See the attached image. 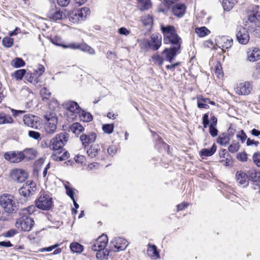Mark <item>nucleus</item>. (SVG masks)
Returning a JSON list of instances; mask_svg holds the SVG:
<instances>
[{
	"label": "nucleus",
	"mask_w": 260,
	"mask_h": 260,
	"mask_svg": "<svg viewBox=\"0 0 260 260\" xmlns=\"http://www.w3.org/2000/svg\"><path fill=\"white\" fill-rule=\"evenodd\" d=\"M161 30L164 35V43L171 44L173 47L181 48L182 39L178 36L173 26L161 25Z\"/></svg>",
	"instance_id": "obj_1"
},
{
	"label": "nucleus",
	"mask_w": 260,
	"mask_h": 260,
	"mask_svg": "<svg viewBox=\"0 0 260 260\" xmlns=\"http://www.w3.org/2000/svg\"><path fill=\"white\" fill-rule=\"evenodd\" d=\"M0 205L8 213H16L18 209V203L10 194L5 193L0 196Z\"/></svg>",
	"instance_id": "obj_2"
},
{
	"label": "nucleus",
	"mask_w": 260,
	"mask_h": 260,
	"mask_svg": "<svg viewBox=\"0 0 260 260\" xmlns=\"http://www.w3.org/2000/svg\"><path fill=\"white\" fill-rule=\"evenodd\" d=\"M70 135L66 132H62L56 135L49 142V147L54 151H59L69 140Z\"/></svg>",
	"instance_id": "obj_3"
},
{
	"label": "nucleus",
	"mask_w": 260,
	"mask_h": 260,
	"mask_svg": "<svg viewBox=\"0 0 260 260\" xmlns=\"http://www.w3.org/2000/svg\"><path fill=\"white\" fill-rule=\"evenodd\" d=\"M90 13L89 9L87 7L75 10L69 13V19L73 23H79L84 20L90 15Z\"/></svg>",
	"instance_id": "obj_4"
},
{
	"label": "nucleus",
	"mask_w": 260,
	"mask_h": 260,
	"mask_svg": "<svg viewBox=\"0 0 260 260\" xmlns=\"http://www.w3.org/2000/svg\"><path fill=\"white\" fill-rule=\"evenodd\" d=\"M15 223L16 228L21 231L29 232L31 231L34 224V220L28 215H20Z\"/></svg>",
	"instance_id": "obj_5"
},
{
	"label": "nucleus",
	"mask_w": 260,
	"mask_h": 260,
	"mask_svg": "<svg viewBox=\"0 0 260 260\" xmlns=\"http://www.w3.org/2000/svg\"><path fill=\"white\" fill-rule=\"evenodd\" d=\"M46 121L44 125V131L47 134H54L57 128V119L54 113H50L44 115Z\"/></svg>",
	"instance_id": "obj_6"
},
{
	"label": "nucleus",
	"mask_w": 260,
	"mask_h": 260,
	"mask_svg": "<svg viewBox=\"0 0 260 260\" xmlns=\"http://www.w3.org/2000/svg\"><path fill=\"white\" fill-rule=\"evenodd\" d=\"M52 205V198L48 194H41L36 201V207L43 210H49Z\"/></svg>",
	"instance_id": "obj_7"
},
{
	"label": "nucleus",
	"mask_w": 260,
	"mask_h": 260,
	"mask_svg": "<svg viewBox=\"0 0 260 260\" xmlns=\"http://www.w3.org/2000/svg\"><path fill=\"white\" fill-rule=\"evenodd\" d=\"M142 47L158 50L161 45V36L158 34H152L149 41H144L141 43Z\"/></svg>",
	"instance_id": "obj_8"
},
{
	"label": "nucleus",
	"mask_w": 260,
	"mask_h": 260,
	"mask_svg": "<svg viewBox=\"0 0 260 260\" xmlns=\"http://www.w3.org/2000/svg\"><path fill=\"white\" fill-rule=\"evenodd\" d=\"M36 189V183L32 180H28L19 189L18 192L21 196L27 198L33 194Z\"/></svg>",
	"instance_id": "obj_9"
},
{
	"label": "nucleus",
	"mask_w": 260,
	"mask_h": 260,
	"mask_svg": "<svg viewBox=\"0 0 260 260\" xmlns=\"http://www.w3.org/2000/svg\"><path fill=\"white\" fill-rule=\"evenodd\" d=\"M215 42L216 46L223 51L228 50L233 45V39L229 36L217 37L215 39Z\"/></svg>",
	"instance_id": "obj_10"
},
{
	"label": "nucleus",
	"mask_w": 260,
	"mask_h": 260,
	"mask_svg": "<svg viewBox=\"0 0 260 260\" xmlns=\"http://www.w3.org/2000/svg\"><path fill=\"white\" fill-rule=\"evenodd\" d=\"M236 38L239 43L247 44L250 39L247 29L241 25L238 26L236 29Z\"/></svg>",
	"instance_id": "obj_11"
},
{
	"label": "nucleus",
	"mask_w": 260,
	"mask_h": 260,
	"mask_svg": "<svg viewBox=\"0 0 260 260\" xmlns=\"http://www.w3.org/2000/svg\"><path fill=\"white\" fill-rule=\"evenodd\" d=\"M63 108L68 111L67 114H70L74 119L81 111V109L77 103L74 101H68L63 104Z\"/></svg>",
	"instance_id": "obj_12"
},
{
	"label": "nucleus",
	"mask_w": 260,
	"mask_h": 260,
	"mask_svg": "<svg viewBox=\"0 0 260 260\" xmlns=\"http://www.w3.org/2000/svg\"><path fill=\"white\" fill-rule=\"evenodd\" d=\"M234 90L236 93L239 95H248L252 90V84L251 83L247 81L240 83L235 88Z\"/></svg>",
	"instance_id": "obj_13"
},
{
	"label": "nucleus",
	"mask_w": 260,
	"mask_h": 260,
	"mask_svg": "<svg viewBox=\"0 0 260 260\" xmlns=\"http://www.w3.org/2000/svg\"><path fill=\"white\" fill-rule=\"evenodd\" d=\"M108 240V237L106 235H102L91 243V249L93 251L104 250L107 244Z\"/></svg>",
	"instance_id": "obj_14"
},
{
	"label": "nucleus",
	"mask_w": 260,
	"mask_h": 260,
	"mask_svg": "<svg viewBox=\"0 0 260 260\" xmlns=\"http://www.w3.org/2000/svg\"><path fill=\"white\" fill-rule=\"evenodd\" d=\"M10 177L12 180L17 182H24L28 177L27 172L22 169H16L13 170L10 173Z\"/></svg>",
	"instance_id": "obj_15"
},
{
	"label": "nucleus",
	"mask_w": 260,
	"mask_h": 260,
	"mask_svg": "<svg viewBox=\"0 0 260 260\" xmlns=\"http://www.w3.org/2000/svg\"><path fill=\"white\" fill-rule=\"evenodd\" d=\"M111 244L112 250L115 251L123 250L128 246L127 241L121 237L115 238Z\"/></svg>",
	"instance_id": "obj_16"
},
{
	"label": "nucleus",
	"mask_w": 260,
	"mask_h": 260,
	"mask_svg": "<svg viewBox=\"0 0 260 260\" xmlns=\"http://www.w3.org/2000/svg\"><path fill=\"white\" fill-rule=\"evenodd\" d=\"M5 158L11 162H19L24 158V154L22 152L10 151L4 154Z\"/></svg>",
	"instance_id": "obj_17"
},
{
	"label": "nucleus",
	"mask_w": 260,
	"mask_h": 260,
	"mask_svg": "<svg viewBox=\"0 0 260 260\" xmlns=\"http://www.w3.org/2000/svg\"><path fill=\"white\" fill-rule=\"evenodd\" d=\"M65 14L59 8L56 6L50 9L47 13V17L51 20L57 21L63 19Z\"/></svg>",
	"instance_id": "obj_18"
},
{
	"label": "nucleus",
	"mask_w": 260,
	"mask_h": 260,
	"mask_svg": "<svg viewBox=\"0 0 260 260\" xmlns=\"http://www.w3.org/2000/svg\"><path fill=\"white\" fill-rule=\"evenodd\" d=\"M24 123L31 128H37L40 125L39 118L33 115L26 114L23 116Z\"/></svg>",
	"instance_id": "obj_19"
},
{
	"label": "nucleus",
	"mask_w": 260,
	"mask_h": 260,
	"mask_svg": "<svg viewBox=\"0 0 260 260\" xmlns=\"http://www.w3.org/2000/svg\"><path fill=\"white\" fill-rule=\"evenodd\" d=\"M181 48L172 47L170 48H166L162 53L165 55L166 60L171 62L176 55L180 52Z\"/></svg>",
	"instance_id": "obj_20"
},
{
	"label": "nucleus",
	"mask_w": 260,
	"mask_h": 260,
	"mask_svg": "<svg viewBox=\"0 0 260 260\" xmlns=\"http://www.w3.org/2000/svg\"><path fill=\"white\" fill-rule=\"evenodd\" d=\"M96 135L94 133H90L88 134H82L80 137V140L82 142V145L86 147L90 143L95 141Z\"/></svg>",
	"instance_id": "obj_21"
},
{
	"label": "nucleus",
	"mask_w": 260,
	"mask_h": 260,
	"mask_svg": "<svg viewBox=\"0 0 260 260\" xmlns=\"http://www.w3.org/2000/svg\"><path fill=\"white\" fill-rule=\"evenodd\" d=\"M236 179L237 182L244 187L248 186L249 184V176L242 171H238L236 174Z\"/></svg>",
	"instance_id": "obj_22"
},
{
	"label": "nucleus",
	"mask_w": 260,
	"mask_h": 260,
	"mask_svg": "<svg viewBox=\"0 0 260 260\" xmlns=\"http://www.w3.org/2000/svg\"><path fill=\"white\" fill-rule=\"evenodd\" d=\"M69 157V153L67 151L61 149L59 151H54L51 155V158L55 161H62L66 160Z\"/></svg>",
	"instance_id": "obj_23"
},
{
	"label": "nucleus",
	"mask_w": 260,
	"mask_h": 260,
	"mask_svg": "<svg viewBox=\"0 0 260 260\" xmlns=\"http://www.w3.org/2000/svg\"><path fill=\"white\" fill-rule=\"evenodd\" d=\"M258 9V6H255L252 11L249 13L248 19L251 22H255L256 21L260 22V11Z\"/></svg>",
	"instance_id": "obj_24"
},
{
	"label": "nucleus",
	"mask_w": 260,
	"mask_h": 260,
	"mask_svg": "<svg viewBox=\"0 0 260 260\" xmlns=\"http://www.w3.org/2000/svg\"><path fill=\"white\" fill-rule=\"evenodd\" d=\"M258 9V6H255L252 11L249 13L248 19L251 22H255L256 21L260 22V11Z\"/></svg>",
	"instance_id": "obj_25"
},
{
	"label": "nucleus",
	"mask_w": 260,
	"mask_h": 260,
	"mask_svg": "<svg viewBox=\"0 0 260 260\" xmlns=\"http://www.w3.org/2000/svg\"><path fill=\"white\" fill-rule=\"evenodd\" d=\"M186 11V7L184 4H176L172 9V11L174 15L178 17H181L183 16Z\"/></svg>",
	"instance_id": "obj_26"
},
{
	"label": "nucleus",
	"mask_w": 260,
	"mask_h": 260,
	"mask_svg": "<svg viewBox=\"0 0 260 260\" xmlns=\"http://www.w3.org/2000/svg\"><path fill=\"white\" fill-rule=\"evenodd\" d=\"M247 60L249 61L254 62L260 58V50L254 48L252 51H248L247 52Z\"/></svg>",
	"instance_id": "obj_27"
},
{
	"label": "nucleus",
	"mask_w": 260,
	"mask_h": 260,
	"mask_svg": "<svg viewBox=\"0 0 260 260\" xmlns=\"http://www.w3.org/2000/svg\"><path fill=\"white\" fill-rule=\"evenodd\" d=\"M208 104H211L209 99L204 98L202 96L198 98L197 104L199 108L208 109L209 108Z\"/></svg>",
	"instance_id": "obj_28"
},
{
	"label": "nucleus",
	"mask_w": 260,
	"mask_h": 260,
	"mask_svg": "<svg viewBox=\"0 0 260 260\" xmlns=\"http://www.w3.org/2000/svg\"><path fill=\"white\" fill-rule=\"evenodd\" d=\"M249 179L253 182H260V171L257 170H251L248 172Z\"/></svg>",
	"instance_id": "obj_29"
},
{
	"label": "nucleus",
	"mask_w": 260,
	"mask_h": 260,
	"mask_svg": "<svg viewBox=\"0 0 260 260\" xmlns=\"http://www.w3.org/2000/svg\"><path fill=\"white\" fill-rule=\"evenodd\" d=\"M238 0H223L222 5L224 11H229L233 9Z\"/></svg>",
	"instance_id": "obj_30"
},
{
	"label": "nucleus",
	"mask_w": 260,
	"mask_h": 260,
	"mask_svg": "<svg viewBox=\"0 0 260 260\" xmlns=\"http://www.w3.org/2000/svg\"><path fill=\"white\" fill-rule=\"evenodd\" d=\"M71 250L73 253H81L84 249L83 245L78 242H72L70 246Z\"/></svg>",
	"instance_id": "obj_31"
},
{
	"label": "nucleus",
	"mask_w": 260,
	"mask_h": 260,
	"mask_svg": "<svg viewBox=\"0 0 260 260\" xmlns=\"http://www.w3.org/2000/svg\"><path fill=\"white\" fill-rule=\"evenodd\" d=\"M71 131L76 135H79L84 130V128L81 124L78 122L72 124L70 127Z\"/></svg>",
	"instance_id": "obj_32"
},
{
	"label": "nucleus",
	"mask_w": 260,
	"mask_h": 260,
	"mask_svg": "<svg viewBox=\"0 0 260 260\" xmlns=\"http://www.w3.org/2000/svg\"><path fill=\"white\" fill-rule=\"evenodd\" d=\"M12 122L13 119L10 115L0 112V124L11 123Z\"/></svg>",
	"instance_id": "obj_33"
},
{
	"label": "nucleus",
	"mask_w": 260,
	"mask_h": 260,
	"mask_svg": "<svg viewBox=\"0 0 260 260\" xmlns=\"http://www.w3.org/2000/svg\"><path fill=\"white\" fill-rule=\"evenodd\" d=\"M195 32L199 37H204L210 33V31L206 27H197Z\"/></svg>",
	"instance_id": "obj_34"
},
{
	"label": "nucleus",
	"mask_w": 260,
	"mask_h": 260,
	"mask_svg": "<svg viewBox=\"0 0 260 260\" xmlns=\"http://www.w3.org/2000/svg\"><path fill=\"white\" fill-rule=\"evenodd\" d=\"M22 152L24 154V158L26 157L28 159H34L37 153V152L34 149H25Z\"/></svg>",
	"instance_id": "obj_35"
},
{
	"label": "nucleus",
	"mask_w": 260,
	"mask_h": 260,
	"mask_svg": "<svg viewBox=\"0 0 260 260\" xmlns=\"http://www.w3.org/2000/svg\"><path fill=\"white\" fill-rule=\"evenodd\" d=\"M229 136L226 134H223L217 138V142L222 146H225L230 142Z\"/></svg>",
	"instance_id": "obj_36"
},
{
	"label": "nucleus",
	"mask_w": 260,
	"mask_h": 260,
	"mask_svg": "<svg viewBox=\"0 0 260 260\" xmlns=\"http://www.w3.org/2000/svg\"><path fill=\"white\" fill-rule=\"evenodd\" d=\"M81 120L84 122H89L92 120V116L90 113L84 111H81L78 114Z\"/></svg>",
	"instance_id": "obj_37"
},
{
	"label": "nucleus",
	"mask_w": 260,
	"mask_h": 260,
	"mask_svg": "<svg viewBox=\"0 0 260 260\" xmlns=\"http://www.w3.org/2000/svg\"><path fill=\"white\" fill-rule=\"evenodd\" d=\"M99 146L98 145H92L90 148L87 150L88 155L91 157H95L99 150Z\"/></svg>",
	"instance_id": "obj_38"
},
{
	"label": "nucleus",
	"mask_w": 260,
	"mask_h": 260,
	"mask_svg": "<svg viewBox=\"0 0 260 260\" xmlns=\"http://www.w3.org/2000/svg\"><path fill=\"white\" fill-rule=\"evenodd\" d=\"M215 74L218 79L223 77V72L220 62H218L215 67Z\"/></svg>",
	"instance_id": "obj_39"
},
{
	"label": "nucleus",
	"mask_w": 260,
	"mask_h": 260,
	"mask_svg": "<svg viewBox=\"0 0 260 260\" xmlns=\"http://www.w3.org/2000/svg\"><path fill=\"white\" fill-rule=\"evenodd\" d=\"M138 5L141 10H145L150 7V0H138Z\"/></svg>",
	"instance_id": "obj_40"
},
{
	"label": "nucleus",
	"mask_w": 260,
	"mask_h": 260,
	"mask_svg": "<svg viewBox=\"0 0 260 260\" xmlns=\"http://www.w3.org/2000/svg\"><path fill=\"white\" fill-rule=\"evenodd\" d=\"M79 50L84 52H86L90 54H94L95 53L94 50L86 44H80Z\"/></svg>",
	"instance_id": "obj_41"
},
{
	"label": "nucleus",
	"mask_w": 260,
	"mask_h": 260,
	"mask_svg": "<svg viewBox=\"0 0 260 260\" xmlns=\"http://www.w3.org/2000/svg\"><path fill=\"white\" fill-rule=\"evenodd\" d=\"M14 39L10 37H5L2 40L3 45L6 48H10L13 46Z\"/></svg>",
	"instance_id": "obj_42"
},
{
	"label": "nucleus",
	"mask_w": 260,
	"mask_h": 260,
	"mask_svg": "<svg viewBox=\"0 0 260 260\" xmlns=\"http://www.w3.org/2000/svg\"><path fill=\"white\" fill-rule=\"evenodd\" d=\"M36 207L34 205L29 206L26 208H24L21 210L20 215H29L31 214L35 210Z\"/></svg>",
	"instance_id": "obj_43"
},
{
	"label": "nucleus",
	"mask_w": 260,
	"mask_h": 260,
	"mask_svg": "<svg viewBox=\"0 0 260 260\" xmlns=\"http://www.w3.org/2000/svg\"><path fill=\"white\" fill-rule=\"evenodd\" d=\"M147 252L148 255L151 257L155 256H159L156 247L155 245L149 246L147 250Z\"/></svg>",
	"instance_id": "obj_44"
},
{
	"label": "nucleus",
	"mask_w": 260,
	"mask_h": 260,
	"mask_svg": "<svg viewBox=\"0 0 260 260\" xmlns=\"http://www.w3.org/2000/svg\"><path fill=\"white\" fill-rule=\"evenodd\" d=\"M114 125L113 124H105L103 125L102 129L104 133L110 134L113 132Z\"/></svg>",
	"instance_id": "obj_45"
},
{
	"label": "nucleus",
	"mask_w": 260,
	"mask_h": 260,
	"mask_svg": "<svg viewBox=\"0 0 260 260\" xmlns=\"http://www.w3.org/2000/svg\"><path fill=\"white\" fill-rule=\"evenodd\" d=\"M203 123L204 127H207L209 125V132L211 135V123L209 124L208 114H205L203 116Z\"/></svg>",
	"instance_id": "obj_46"
},
{
	"label": "nucleus",
	"mask_w": 260,
	"mask_h": 260,
	"mask_svg": "<svg viewBox=\"0 0 260 260\" xmlns=\"http://www.w3.org/2000/svg\"><path fill=\"white\" fill-rule=\"evenodd\" d=\"M240 148L239 142H236L231 144L228 148L229 151L231 153H234L238 151Z\"/></svg>",
	"instance_id": "obj_47"
},
{
	"label": "nucleus",
	"mask_w": 260,
	"mask_h": 260,
	"mask_svg": "<svg viewBox=\"0 0 260 260\" xmlns=\"http://www.w3.org/2000/svg\"><path fill=\"white\" fill-rule=\"evenodd\" d=\"M26 73V71L24 69L18 70L15 71L14 73L15 77L18 80H21L22 79L24 74Z\"/></svg>",
	"instance_id": "obj_48"
},
{
	"label": "nucleus",
	"mask_w": 260,
	"mask_h": 260,
	"mask_svg": "<svg viewBox=\"0 0 260 260\" xmlns=\"http://www.w3.org/2000/svg\"><path fill=\"white\" fill-rule=\"evenodd\" d=\"M236 137L241 141L242 143H244L247 139V137L246 133L243 130H241L240 132H239L237 134Z\"/></svg>",
	"instance_id": "obj_49"
},
{
	"label": "nucleus",
	"mask_w": 260,
	"mask_h": 260,
	"mask_svg": "<svg viewBox=\"0 0 260 260\" xmlns=\"http://www.w3.org/2000/svg\"><path fill=\"white\" fill-rule=\"evenodd\" d=\"M152 59L155 63L161 66L164 62V59L159 55H154L152 57Z\"/></svg>",
	"instance_id": "obj_50"
},
{
	"label": "nucleus",
	"mask_w": 260,
	"mask_h": 260,
	"mask_svg": "<svg viewBox=\"0 0 260 260\" xmlns=\"http://www.w3.org/2000/svg\"><path fill=\"white\" fill-rule=\"evenodd\" d=\"M13 66L16 68H19L24 66L25 62L23 60L20 58H16L15 60L13 61Z\"/></svg>",
	"instance_id": "obj_51"
},
{
	"label": "nucleus",
	"mask_w": 260,
	"mask_h": 260,
	"mask_svg": "<svg viewBox=\"0 0 260 260\" xmlns=\"http://www.w3.org/2000/svg\"><path fill=\"white\" fill-rule=\"evenodd\" d=\"M237 158L240 161L245 162L247 160V155L245 152H240L237 154Z\"/></svg>",
	"instance_id": "obj_52"
},
{
	"label": "nucleus",
	"mask_w": 260,
	"mask_h": 260,
	"mask_svg": "<svg viewBox=\"0 0 260 260\" xmlns=\"http://www.w3.org/2000/svg\"><path fill=\"white\" fill-rule=\"evenodd\" d=\"M58 246H59V244H56L55 245H52V246L48 247L40 248L39 250V251L41 252H50V251H51L52 250H53V249L56 248L57 247H58Z\"/></svg>",
	"instance_id": "obj_53"
},
{
	"label": "nucleus",
	"mask_w": 260,
	"mask_h": 260,
	"mask_svg": "<svg viewBox=\"0 0 260 260\" xmlns=\"http://www.w3.org/2000/svg\"><path fill=\"white\" fill-rule=\"evenodd\" d=\"M64 187L66 190V193L69 196L72 200H74V191L73 188L70 187L69 185L67 184L64 185Z\"/></svg>",
	"instance_id": "obj_54"
},
{
	"label": "nucleus",
	"mask_w": 260,
	"mask_h": 260,
	"mask_svg": "<svg viewBox=\"0 0 260 260\" xmlns=\"http://www.w3.org/2000/svg\"><path fill=\"white\" fill-rule=\"evenodd\" d=\"M200 154L203 158L205 157L211 156V149H203L200 151Z\"/></svg>",
	"instance_id": "obj_55"
},
{
	"label": "nucleus",
	"mask_w": 260,
	"mask_h": 260,
	"mask_svg": "<svg viewBox=\"0 0 260 260\" xmlns=\"http://www.w3.org/2000/svg\"><path fill=\"white\" fill-rule=\"evenodd\" d=\"M28 136L35 140H38L40 138L41 134L37 132L34 131H30L28 132Z\"/></svg>",
	"instance_id": "obj_56"
},
{
	"label": "nucleus",
	"mask_w": 260,
	"mask_h": 260,
	"mask_svg": "<svg viewBox=\"0 0 260 260\" xmlns=\"http://www.w3.org/2000/svg\"><path fill=\"white\" fill-rule=\"evenodd\" d=\"M40 94L42 96L43 100H44V99H47V96L51 95V92L46 88L44 87L40 90Z\"/></svg>",
	"instance_id": "obj_57"
},
{
	"label": "nucleus",
	"mask_w": 260,
	"mask_h": 260,
	"mask_svg": "<svg viewBox=\"0 0 260 260\" xmlns=\"http://www.w3.org/2000/svg\"><path fill=\"white\" fill-rule=\"evenodd\" d=\"M253 159L254 164L258 167H260V153H255L253 156Z\"/></svg>",
	"instance_id": "obj_58"
},
{
	"label": "nucleus",
	"mask_w": 260,
	"mask_h": 260,
	"mask_svg": "<svg viewBox=\"0 0 260 260\" xmlns=\"http://www.w3.org/2000/svg\"><path fill=\"white\" fill-rule=\"evenodd\" d=\"M118 32L121 35L128 36L130 34V31L124 27H120L118 29Z\"/></svg>",
	"instance_id": "obj_59"
},
{
	"label": "nucleus",
	"mask_w": 260,
	"mask_h": 260,
	"mask_svg": "<svg viewBox=\"0 0 260 260\" xmlns=\"http://www.w3.org/2000/svg\"><path fill=\"white\" fill-rule=\"evenodd\" d=\"M80 45V44L77 43H71L68 45H62V46L66 48H70L73 49H79Z\"/></svg>",
	"instance_id": "obj_60"
},
{
	"label": "nucleus",
	"mask_w": 260,
	"mask_h": 260,
	"mask_svg": "<svg viewBox=\"0 0 260 260\" xmlns=\"http://www.w3.org/2000/svg\"><path fill=\"white\" fill-rule=\"evenodd\" d=\"M85 159V158L83 155H78L75 157V160L76 162L78 164H83L84 162Z\"/></svg>",
	"instance_id": "obj_61"
},
{
	"label": "nucleus",
	"mask_w": 260,
	"mask_h": 260,
	"mask_svg": "<svg viewBox=\"0 0 260 260\" xmlns=\"http://www.w3.org/2000/svg\"><path fill=\"white\" fill-rule=\"evenodd\" d=\"M71 0H57V2L58 5L61 7H66L67 6Z\"/></svg>",
	"instance_id": "obj_62"
},
{
	"label": "nucleus",
	"mask_w": 260,
	"mask_h": 260,
	"mask_svg": "<svg viewBox=\"0 0 260 260\" xmlns=\"http://www.w3.org/2000/svg\"><path fill=\"white\" fill-rule=\"evenodd\" d=\"M188 204L185 202L182 203L177 206V211L179 212L187 207Z\"/></svg>",
	"instance_id": "obj_63"
},
{
	"label": "nucleus",
	"mask_w": 260,
	"mask_h": 260,
	"mask_svg": "<svg viewBox=\"0 0 260 260\" xmlns=\"http://www.w3.org/2000/svg\"><path fill=\"white\" fill-rule=\"evenodd\" d=\"M107 151L110 155H112V156L114 155V154H115V153L116 152V149L115 146H114L113 145L110 146L108 147Z\"/></svg>",
	"instance_id": "obj_64"
}]
</instances>
